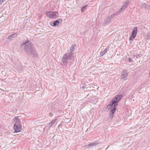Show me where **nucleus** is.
<instances>
[{"mask_svg": "<svg viewBox=\"0 0 150 150\" xmlns=\"http://www.w3.org/2000/svg\"><path fill=\"white\" fill-rule=\"evenodd\" d=\"M127 76V71L125 70L122 72L121 78L122 79H124L126 78Z\"/></svg>", "mask_w": 150, "mask_h": 150, "instance_id": "11", "label": "nucleus"}, {"mask_svg": "<svg viewBox=\"0 0 150 150\" xmlns=\"http://www.w3.org/2000/svg\"><path fill=\"white\" fill-rule=\"evenodd\" d=\"M15 132L16 133L20 132L21 131V125H15L13 126Z\"/></svg>", "mask_w": 150, "mask_h": 150, "instance_id": "7", "label": "nucleus"}, {"mask_svg": "<svg viewBox=\"0 0 150 150\" xmlns=\"http://www.w3.org/2000/svg\"><path fill=\"white\" fill-rule=\"evenodd\" d=\"M86 87V86H83L81 87V88L84 89Z\"/></svg>", "mask_w": 150, "mask_h": 150, "instance_id": "29", "label": "nucleus"}, {"mask_svg": "<svg viewBox=\"0 0 150 150\" xmlns=\"http://www.w3.org/2000/svg\"><path fill=\"white\" fill-rule=\"evenodd\" d=\"M138 28L137 27H135L133 28L132 31V32L131 35L133 36L134 38H135L137 35V33Z\"/></svg>", "mask_w": 150, "mask_h": 150, "instance_id": "9", "label": "nucleus"}, {"mask_svg": "<svg viewBox=\"0 0 150 150\" xmlns=\"http://www.w3.org/2000/svg\"><path fill=\"white\" fill-rule=\"evenodd\" d=\"M135 38H134L133 37V36L131 35V36L129 37V40H133Z\"/></svg>", "mask_w": 150, "mask_h": 150, "instance_id": "24", "label": "nucleus"}, {"mask_svg": "<svg viewBox=\"0 0 150 150\" xmlns=\"http://www.w3.org/2000/svg\"><path fill=\"white\" fill-rule=\"evenodd\" d=\"M57 120L56 119H55L53 120L51 122H50L49 125V127H50L52 126L54 124L55 122Z\"/></svg>", "mask_w": 150, "mask_h": 150, "instance_id": "15", "label": "nucleus"}, {"mask_svg": "<svg viewBox=\"0 0 150 150\" xmlns=\"http://www.w3.org/2000/svg\"><path fill=\"white\" fill-rule=\"evenodd\" d=\"M59 23V21L58 20H56L53 22V26L54 27L58 25Z\"/></svg>", "mask_w": 150, "mask_h": 150, "instance_id": "14", "label": "nucleus"}, {"mask_svg": "<svg viewBox=\"0 0 150 150\" xmlns=\"http://www.w3.org/2000/svg\"><path fill=\"white\" fill-rule=\"evenodd\" d=\"M14 121L15 122L14 126L21 125L20 120L19 119L18 116L15 117L14 119Z\"/></svg>", "mask_w": 150, "mask_h": 150, "instance_id": "8", "label": "nucleus"}, {"mask_svg": "<svg viewBox=\"0 0 150 150\" xmlns=\"http://www.w3.org/2000/svg\"><path fill=\"white\" fill-rule=\"evenodd\" d=\"M58 12L55 11H49L46 13L47 16L50 18H53L56 16Z\"/></svg>", "mask_w": 150, "mask_h": 150, "instance_id": "4", "label": "nucleus"}, {"mask_svg": "<svg viewBox=\"0 0 150 150\" xmlns=\"http://www.w3.org/2000/svg\"><path fill=\"white\" fill-rule=\"evenodd\" d=\"M74 55L71 53H66L64 55L62 59V64L67 67L68 62L71 64L74 61Z\"/></svg>", "mask_w": 150, "mask_h": 150, "instance_id": "2", "label": "nucleus"}, {"mask_svg": "<svg viewBox=\"0 0 150 150\" xmlns=\"http://www.w3.org/2000/svg\"><path fill=\"white\" fill-rule=\"evenodd\" d=\"M116 15H117V14H113L110 15V16H108V17L110 18V20H111Z\"/></svg>", "mask_w": 150, "mask_h": 150, "instance_id": "20", "label": "nucleus"}, {"mask_svg": "<svg viewBox=\"0 0 150 150\" xmlns=\"http://www.w3.org/2000/svg\"><path fill=\"white\" fill-rule=\"evenodd\" d=\"M133 57L134 58H138L139 57H140V56L139 55H134L133 56Z\"/></svg>", "mask_w": 150, "mask_h": 150, "instance_id": "23", "label": "nucleus"}, {"mask_svg": "<svg viewBox=\"0 0 150 150\" xmlns=\"http://www.w3.org/2000/svg\"><path fill=\"white\" fill-rule=\"evenodd\" d=\"M142 6L144 7L145 8H146L147 7V5L145 4H143Z\"/></svg>", "mask_w": 150, "mask_h": 150, "instance_id": "26", "label": "nucleus"}, {"mask_svg": "<svg viewBox=\"0 0 150 150\" xmlns=\"http://www.w3.org/2000/svg\"><path fill=\"white\" fill-rule=\"evenodd\" d=\"M58 20H59V22L61 21V22H62V19H60V18H59Z\"/></svg>", "mask_w": 150, "mask_h": 150, "instance_id": "28", "label": "nucleus"}, {"mask_svg": "<svg viewBox=\"0 0 150 150\" xmlns=\"http://www.w3.org/2000/svg\"><path fill=\"white\" fill-rule=\"evenodd\" d=\"M116 108L117 107H115L113 106V108H111L110 111V116L111 119H112L114 117V114L116 110Z\"/></svg>", "mask_w": 150, "mask_h": 150, "instance_id": "5", "label": "nucleus"}, {"mask_svg": "<svg viewBox=\"0 0 150 150\" xmlns=\"http://www.w3.org/2000/svg\"><path fill=\"white\" fill-rule=\"evenodd\" d=\"M17 36V34L15 33L12 34L11 35L9 36L7 38L9 40H11L13 38L16 37Z\"/></svg>", "mask_w": 150, "mask_h": 150, "instance_id": "10", "label": "nucleus"}, {"mask_svg": "<svg viewBox=\"0 0 150 150\" xmlns=\"http://www.w3.org/2000/svg\"><path fill=\"white\" fill-rule=\"evenodd\" d=\"M128 60H129V62H133V60L131 58H129L128 59Z\"/></svg>", "mask_w": 150, "mask_h": 150, "instance_id": "25", "label": "nucleus"}, {"mask_svg": "<svg viewBox=\"0 0 150 150\" xmlns=\"http://www.w3.org/2000/svg\"><path fill=\"white\" fill-rule=\"evenodd\" d=\"M3 2H2V0H0V5Z\"/></svg>", "mask_w": 150, "mask_h": 150, "instance_id": "30", "label": "nucleus"}, {"mask_svg": "<svg viewBox=\"0 0 150 150\" xmlns=\"http://www.w3.org/2000/svg\"><path fill=\"white\" fill-rule=\"evenodd\" d=\"M49 116L50 117H51L53 115V114L52 113V112H50L49 113Z\"/></svg>", "mask_w": 150, "mask_h": 150, "instance_id": "27", "label": "nucleus"}, {"mask_svg": "<svg viewBox=\"0 0 150 150\" xmlns=\"http://www.w3.org/2000/svg\"><path fill=\"white\" fill-rule=\"evenodd\" d=\"M129 4V2L128 1H127L123 4V6L125 8H126L128 6Z\"/></svg>", "mask_w": 150, "mask_h": 150, "instance_id": "19", "label": "nucleus"}, {"mask_svg": "<svg viewBox=\"0 0 150 150\" xmlns=\"http://www.w3.org/2000/svg\"><path fill=\"white\" fill-rule=\"evenodd\" d=\"M98 144V143L97 142H94L93 143H91L87 145H86L84 146V147L85 148H92L93 147L96 146Z\"/></svg>", "mask_w": 150, "mask_h": 150, "instance_id": "6", "label": "nucleus"}, {"mask_svg": "<svg viewBox=\"0 0 150 150\" xmlns=\"http://www.w3.org/2000/svg\"><path fill=\"white\" fill-rule=\"evenodd\" d=\"M111 103H109L107 107V108H108L110 109V108H113L114 104H112V102L111 101Z\"/></svg>", "mask_w": 150, "mask_h": 150, "instance_id": "17", "label": "nucleus"}, {"mask_svg": "<svg viewBox=\"0 0 150 150\" xmlns=\"http://www.w3.org/2000/svg\"><path fill=\"white\" fill-rule=\"evenodd\" d=\"M76 47V45L75 44H74L71 46V48L70 49V52L69 53H71L73 55H74V54L72 53L73 51L75 50V48Z\"/></svg>", "mask_w": 150, "mask_h": 150, "instance_id": "12", "label": "nucleus"}, {"mask_svg": "<svg viewBox=\"0 0 150 150\" xmlns=\"http://www.w3.org/2000/svg\"><path fill=\"white\" fill-rule=\"evenodd\" d=\"M122 95L120 94L116 96L111 100L112 104H114V106L117 107L118 105V103L122 98Z\"/></svg>", "mask_w": 150, "mask_h": 150, "instance_id": "3", "label": "nucleus"}, {"mask_svg": "<svg viewBox=\"0 0 150 150\" xmlns=\"http://www.w3.org/2000/svg\"><path fill=\"white\" fill-rule=\"evenodd\" d=\"M126 8H125V7L122 5V7L119 10L120 11L119 13H120L121 11H123Z\"/></svg>", "mask_w": 150, "mask_h": 150, "instance_id": "21", "label": "nucleus"}, {"mask_svg": "<svg viewBox=\"0 0 150 150\" xmlns=\"http://www.w3.org/2000/svg\"><path fill=\"white\" fill-rule=\"evenodd\" d=\"M146 39H149L150 38V34L149 33H147L146 35Z\"/></svg>", "mask_w": 150, "mask_h": 150, "instance_id": "22", "label": "nucleus"}, {"mask_svg": "<svg viewBox=\"0 0 150 150\" xmlns=\"http://www.w3.org/2000/svg\"><path fill=\"white\" fill-rule=\"evenodd\" d=\"M107 51V49H105L102 52H101L100 53L101 56H103L105 53Z\"/></svg>", "mask_w": 150, "mask_h": 150, "instance_id": "18", "label": "nucleus"}, {"mask_svg": "<svg viewBox=\"0 0 150 150\" xmlns=\"http://www.w3.org/2000/svg\"><path fill=\"white\" fill-rule=\"evenodd\" d=\"M87 6L88 5L87 4H86L81 8V12H83L85 11L86 10Z\"/></svg>", "mask_w": 150, "mask_h": 150, "instance_id": "16", "label": "nucleus"}, {"mask_svg": "<svg viewBox=\"0 0 150 150\" xmlns=\"http://www.w3.org/2000/svg\"><path fill=\"white\" fill-rule=\"evenodd\" d=\"M21 46L24 50L28 54L33 57H36L38 54L32 43L30 41L27 40L23 42Z\"/></svg>", "mask_w": 150, "mask_h": 150, "instance_id": "1", "label": "nucleus"}, {"mask_svg": "<svg viewBox=\"0 0 150 150\" xmlns=\"http://www.w3.org/2000/svg\"><path fill=\"white\" fill-rule=\"evenodd\" d=\"M5 0H2V2H4Z\"/></svg>", "mask_w": 150, "mask_h": 150, "instance_id": "31", "label": "nucleus"}, {"mask_svg": "<svg viewBox=\"0 0 150 150\" xmlns=\"http://www.w3.org/2000/svg\"><path fill=\"white\" fill-rule=\"evenodd\" d=\"M110 20H111L110 18L108 17L105 20L103 23L104 24H105V25H107L109 24L110 23Z\"/></svg>", "mask_w": 150, "mask_h": 150, "instance_id": "13", "label": "nucleus"}]
</instances>
